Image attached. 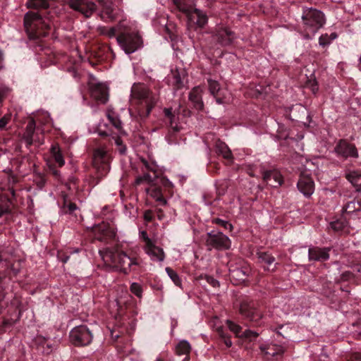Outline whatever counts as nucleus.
I'll list each match as a JSON object with an SVG mask.
<instances>
[{"label": "nucleus", "instance_id": "1", "mask_svg": "<svg viewBox=\"0 0 361 361\" xmlns=\"http://www.w3.org/2000/svg\"><path fill=\"white\" fill-rule=\"evenodd\" d=\"M301 20L300 32L307 39H312L325 23L324 13L314 8L304 7Z\"/></svg>", "mask_w": 361, "mask_h": 361}, {"label": "nucleus", "instance_id": "2", "mask_svg": "<svg viewBox=\"0 0 361 361\" xmlns=\"http://www.w3.org/2000/svg\"><path fill=\"white\" fill-rule=\"evenodd\" d=\"M24 26L30 39L47 36L51 27L49 19H44L37 12L29 11L24 16Z\"/></svg>", "mask_w": 361, "mask_h": 361}, {"label": "nucleus", "instance_id": "3", "mask_svg": "<svg viewBox=\"0 0 361 361\" xmlns=\"http://www.w3.org/2000/svg\"><path fill=\"white\" fill-rule=\"evenodd\" d=\"M99 253L104 261L111 262L119 271L124 274L135 270V267L139 265V260L137 258L128 256L122 250H106L105 252L100 251Z\"/></svg>", "mask_w": 361, "mask_h": 361}, {"label": "nucleus", "instance_id": "4", "mask_svg": "<svg viewBox=\"0 0 361 361\" xmlns=\"http://www.w3.org/2000/svg\"><path fill=\"white\" fill-rule=\"evenodd\" d=\"M131 98L145 108L142 116H147L157 103V97L144 84L135 83L131 88Z\"/></svg>", "mask_w": 361, "mask_h": 361}, {"label": "nucleus", "instance_id": "5", "mask_svg": "<svg viewBox=\"0 0 361 361\" xmlns=\"http://www.w3.org/2000/svg\"><path fill=\"white\" fill-rule=\"evenodd\" d=\"M239 313L243 319L254 325L260 326L262 324L263 313L259 309L258 303L252 300L243 299L240 303Z\"/></svg>", "mask_w": 361, "mask_h": 361}, {"label": "nucleus", "instance_id": "6", "mask_svg": "<svg viewBox=\"0 0 361 361\" xmlns=\"http://www.w3.org/2000/svg\"><path fill=\"white\" fill-rule=\"evenodd\" d=\"M116 41L121 49L128 54L135 52L141 47L140 36L135 32H128L125 28L116 36Z\"/></svg>", "mask_w": 361, "mask_h": 361}, {"label": "nucleus", "instance_id": "7", "mask_svg": "<svg viewBox=\"0 0 361 361\" xmlns=\"http://www.w3.org/2000/svg\"><path fill=\"white\" fill-rule=\"evenodd\" d=\"M206 246L208 250L216 249L225 250L231 247V242L230 238L222 232L212 231L207 234Z\"/></svg>", "mask_w": 361, "mask_h": 361}, {"label": "nucleus", "instance_id": "8", "mask_svg": "<svg viewBox=\"0 0 361 361\" xmlns=\"http://www.w3.org/2000/svg\"><path fill=\"white\" fill-rule=\"evenodd\" d=\"M211 33L213 40L222 47L231 45L236 38L229 27L221 24L217 25Z\"/></svg>", "mask_w": 361, "mask_h": 361}, {"label": "nucleus", "instance_id": "9", "mask_svg": "<svg viewBox=\"0 0 361 361\" xmlns=\"http://www.w3.org/2000/svg\"><path fill=\"white\" fill-rule=\"evenodd\" d=\"M92 340V334L86 326H76L70 332V341L74 345H87Z\"/></svg>", "mask_w": 361, "mask_h": 361}, {"label": "nucleus", "instance_id": "10", "mask_svg": "<svg viewBox=\"0 0 361 361\" xmlns=\"http://www.w3.org/2000/svg\"><path fill=\"white\" fill-rule=\"evenodd\" d=\"M94 166L97 170V177L105 176L110 170L109 157L102 149H97L94 152Z\"/></svg>", "mask_w": 361, "mask_h": 361}, {"label": "nucleus", "instance_id": "11", "mask_svg": "<svg viewBox=\"0 0 361 361\" xmlns=\"http://www.w3.org/2000/svg\"><path fill=\"white\" fill-rule=\"evenodd\" d=\"M334 152L338 157H342L345 159L348 158L356 159L359 157L355 145L344 139H341L338 142L334 148Z\"/></svg>", "mask_w": 361, "mask_h": 361}, {"label": "nucleus", "instance_id": "12", "mask_svg": "<svg viewBox=\"0 0 361 361\" xmlns=\"http://www.w3.org/2000/svg\"><path fill=\"white\" fill-rule=\"evenodd\" d=\"M185 16L187 18V25L190 29L203 28L208 23L207 14L196 8Z\"/></svg>", "mask_w": 361, "mask_h": 361}, {"label": "nucleus", "instance_id": "13", "mask_svg": "<svg viewBox=\"0 0 361 361\" xmlns=\"http://www.w3.org/2000/svg\"><path fill=\"white\" fill-rule=\"evenodd\" d=\"M36 123L33 118H31L25 127L23 134L22 139L26 143L27 147H30L33 144L39 146L44 143V140L41 139L37 133H35Z\"/></svg>", "mask_w": 361, "mask_h": 361}, {"label": "nucleus", "instance_id": "14", "mask_svg": "<svg viewBox=\"0 0 361 361\" xmlns=\"http://www.w3.org/2000/svg\"><path fill=\"white\" fill-rule=\"evenodd\" d=\"M67 4L86 18L90 17L97 8L96 4L90 0H67Z\"/></svg>", "mask_w": 361, "mask_h": 361}, {"label": "nucleus", "instance_id": "15", "mask_svg": "<svg viewBox=\"0 0 361 361\" xmlns=\"http://www.w3.org/2000/svg\"><path fill=\"white\" fill-rule=\"evenodd\" d=\"M299 191L306 197H310L314 191V183L311 176L306 172L300 173L297 183Z\"/></svg>", "mask_w": 361, "mask_h": 361}, {"label": "nucleus", "instance_id": "16", "mask_svg": "<svg viewBox=\"0 0 361 361\" xmlns=\"http://www.w3.org/2000/svg\"><path fill=\"white\" fill-rule=\"evenodd\" d=\"M90 94L95 100L105 104L109 99L107 86L101 82L92 83L90 85Z\"/></svg>", "mask_w": 361, "mask_h": 361}, {"label": "nucleus", "instance_id": "17", "mask_svg": "<svg viewBox=\"0 0 361 361\" xmlns=\"http://www.w3.org/2000/svg\"><path fill=\"white\" fill-rule=\"evenodd\" d=\"M259 349L267 359H269L273 357L282 356L286 350L285 346L272 343L261 344L259 345Z\"/></svg>", "mask_w": 361, "mask_h": 361}, {"label": "nucleus", "instance_id": "18", "mask_svg": "<svg viewBox=\"0 0 361 361\" xmlns=\"http://www.w3.org/2000/svg\"><path fill=\"white\" fill-rule=\"evenodd\" d=\"M330 247H310L308 250V258L310 261L324 262L329 258Z\"/></svg>", "mask_w": 361, "mask_h": 361}, {"label": "nucleus", "instance_id": "19", "mask_svg": "<svg viewBox=\"0 0 361 361\" xmlns=\"http://www.w3.org/2000/svg\"><path fill=\"white\" fill-rule=\"evenodd\" d=\"M145 243V252L152 260L159 262L164 260V253L161 248L154 245L148 237H146Z\"/></svg>", "mask_w": 361, "mask_h": 361}, {"label": "nucleus", "instance_id": "20", "mask_svg": "<svg viewBox=\"0 0 361 361\" xmlns=\"http://www.w3.org/2000/svg\"><path fill=\"white\" fill-rule=\"evenodd\" d=\"M209 92L216 99L219 104H223L227 102L224 92L220 88V85L216 80L212 79L207 80Z\"/></svg>", "mask_w": 361, "mask_h": 361}, {"label": "nucleus", "instance_id": "21", "mask_svg": "<svg viewBox=\"0 0 361 361\" xmlns=\"http://www.w3.org/2000/svg\"><path fill=\"white\" fill-rule=\"evenodd\" d=\"M264 181L273 188L280 186L283 183V177L277 170L266 171L263 173Z\"/></svg>", "mask_w": 361, "mask_h": 361}, {"label": "nucleus", "instance_id": "22", "mask_svg": "<svg viewBox=\"0 0 361 361\" xmlns=\"http://www.w3.org/2000/svg\"><path fill=\"white\" fill-rule=\"evenodd\" d=\"M18 271L19 270L15 269L10 261L2 259L0 255V282L9 276L11 272L16 275Z\"/></svg>", "mask_w": 361, "mask_h": 361}, {"label": "nucleus", "instance_id": "23", "mask_svg": "<svg viewBox=\"0 0 361 361\" xmlns=\"http://www.w3.org/2000/svg\"><path fill=\"white\" fill-rule=\"evenodd\" d=\"M189 100L197 110L203 109L202 90L199 86L195 87L190 92Z\"/></svg>", "mask_w": 361, "mask_h": 361}, {"label": "nucleus", "instance_id": "24", "mask_svg": "<svg viewBox=\"0 0 361 361\" xmlns=\"http://www.w3.org/2000/svg\"><path fill=\"white\" fill-rule=\"evenodd\" d=\"M257 257L259 263L263 264L264 270L271 271H275L276 268V264H274L273 267H271L275 262V257L274 256L266 252H257Z\"/></svg>", "mask_w": 361, "mask_h": 361}, {"label": "nucleus", "instance_id": "25", "mask_svg": "<svg viewBox=\"0 0 361 361\" xmlns=\"http://www.w3.org/2000/svg\"><path fill=\"white\" fill-rule=\"evenodd\" d=\"M179 11L185 16L195 8L196 0H172Z\"/></svg>", "mask_w": 361, "mask_h": 361}, {"label": "nucleus", "instance_id": "26", "mask_svg": "<svg viewBox=\"0 0 361 361\" xmlns=\"http://www.w3.org/2000/svg\"><path fill=\"white\" fill-rule=\"evenodd\" d=\"M164 114L166 121L169 123L170 133L179 132L181 130V126L178 124L176 121L178 117L173 114L171 109L165 108L164 109Z\"/></svg>", "mask_w": 361, "mask_h": 361}, {"label": "nucleus", "instance_id": "27", "mask_svg": "<svg viewBox=\"0 0 361 361\" xmlns=\"http://www.w3.org/2000/svg\"><path fill=\"white\" fill-rule=\"evenodd\" d=\"M248 269L235 268L230 269V278L233 280L235 284L244 282L248 276Z\"/></svg>", "mask_w": 361, "mask_h": 361}, {"label": "nucleus", "instance_id": "28", "mask_svg": "<svg viewBox=\"0 0 361 361\" xmlns=\"http://www.w3.org/2000/svg\"><path fill=\"white\" fill-rule=\"evenodd\" d=\"M343 213L349 214L351 216L357 215L361 216V201L353 200L348 202L343 208Z\"/></svg>", "mask_w": 361, "mask_h": 361}, {"label": "nucleus", "instance_id": "29", "mask_svg": "<svg viewBox=\"0 0 361 361\" xmlns=\"http://www.w3.org/2000/svg\"><path fill=\"white\" fill-rule=\"evenodd\" d=\"M99 4L102 7V14H104L106 18L114 20L116 18L115 8L114 4L110 0H99Z\"/></svg>", "mask_w": 361, "mask_h": 361}, {"label": "nucleus", "instance_id": "30", "mask_svg": "<svg viewBox=\"0 0 361 361\" xmlns=\"http://www.w3.org/2000/svg\"><path fill=\"white\" fill-rule=\"evenodd\" d=\"M146 192L157 202H160L162 205L166 204V199L163 197L162 191L160 187L157 186L155 184L151 185L150 187L146 188Z\"/></svg>", "mask_w": 361, "mask_h": 361}, {"label": "nucleus", "instance_id": "31", "mask_svg": "<svg viewBox=\"0 0 361 361\" xmlns=\"http://www.w3.org/2000/svg\"><path fill=\"white\" fill-rule=\"evenodd\" d=\"M12 200L7 194H0V218L11 212Z\"/></svg>", "mask_w": 361, "mask_h": 361}, {"label": "nucleus", "instance_id": "32", "mask_svg": "<svg viewBox=\"0 0 361 361\" xmlns=\"http://www.w3.org/2000/svg\"><path fill=\"white\" fill-rule=\"evenodd\" d=\"M109 121L118 130L120 134H126L122 128V122L120 120L118 114L112 109H108L106 114Z\"/></svg>", "mask_w": 361, "mask_h": 361}, {"label": "nucleus", "instance_id": "33", "mask_svg": "<svg viewBox=\"0 0 361 361\" xmlns=\"http://www.w3.org/2000/svg\"><path fill=\"white\" fill-rule=\"evenodd\" d=\"M184 77L185 74L183 72L180 73L178 70L171 71V78H170V82L171 83L174 90H178L183 87Z\"/></svg>", "mask_w": 361, "mask_h": 361}, {"label": "nucleus", "instance_id": "34", "mask_svg": "<svg viewBox=\"0 0 361 361\" xmlns=\"http://www.w3.org/2000/svg\"><path fill=\"white\" fill-rule=\"evenodd\" d=\"M345 178L353 185L357 191H361V171H350L346 173Z\"/></svg>", "mask_w": 361, "mask_h": 361}, {"label": "nucleus", "instance_id": "35", "mask_svg": "<svg viewBox=\"0 0 361 361\" xmlns=\"http://www.w3.org/2000/svg\"><path fill=\"white\" fill-rule=\"evenodd\" d=\"M350 268L352 271H347L341 274L342 280L348 281L353 276L361 278V262L352 264Z\"/></svg>", "mask_w": 361, "mask_h": 361}, {"label": "nucleus", "instance_id": "36", "mask_svg": "<svg viewBox=\"0 0 361 361\" xmlns=\"http://www.w3.org/2000/svg\"><path fill=\"white\" fill-rule=\"evenodd\" d=\"M50 152L52 157L54 159V161L59 164V166L60 167L63 166L65 164V161L59 146L57 144L52 145Z\"/></svg>", "mask_w": 361, "mask_h": 361}, {"label": "nucleus", "instance_id": "37", "mask_svg": "<svg viewBox=\"0 0 361 361\" xmlns=\"http://www.w3.org/2000/svg\"><path fill=\"white\" fill-rule=\"evenodd\" d=\"M216 151L226 159L230 160L233 157L231 151L224 142H219L216 144Z\"/></svg>", "mask_w": 361, "mask_h": 361}, {"label": "nucleus", "instance_id": "38", "mask_svg": "<svg viewBox=\"0 0 361 361\" xmlns=\"http://www.w3.org/2000/svg\"><path fill=\"white\" fill-rule=\"evenodd\" d=\"M26 6L29 8H47L49 4V0H28Z\"/></svg>", "mask_w": 361, "mask_h": 361}, {"label": "nucleus", "instance_id": "39", "mask_svg": "<svg viewBox=\"0 0 361 361\" xmlns=\"http://www.w3.org/2000/svg\"><path fill=\"white\" fill-rule=\"evenodd\" d=\"M99 230L102 231L103 235L97 237V240L100 241L106 240L107 238H113L116 235L115 231L105 225L99 226Z\"/></svg>", "mask_w": 361, "mask_h": 361}, {"label": "nucleus", "instance_id": "40", "mask_svg": "<svg viewBox=\"0 0 361 361\" xmlns=\"http://www.w3.org/2000/svg\"><path fill=\"white\" fill-rule=\"evenodd\" d=\"M144 172V174L141 176H138L135 180V184L140 185L143 182H147L149 184L154 185V183L155 182L156 179L158 178L157 175L156 173L154 174V176H151L147 173H145L144 169L142 170Z\"/></svg>", "mask_w": 361, "mask_h": 361}, {"label": "nucleus", "instance_id": "41", "mask_svg": "<svg viewBox=\"0 0 361 361\" xmlns=\"http://www.w3.org/2000/svg\"><path fill=\"white\" fill-rule=\"evenodd\" d=\"M176 353L179 355H188L190 351V345L186 341H180L176 348Z\"/></svg>", "mask_w": 361, "mask_h": 361}, {"label": "nucleus", "instance_id": "42", "mask_svg": "<svg viewBox=\"0 0 361 361\" xmlns=\"http://www.w3.org/2000/svg\"><path fill=\"white\" fill-rule=\"evenodd\" d=\"M347 226V223L343 219H338L330 223V228L336 232L342 231Z\"/></svg>", "mask_w": 361, "mask_h": 361}, {"label": "nucleus", "instance_id": "43", "mask_svg": "<svg viewBox=\"0 0 361 361\" xmlns=\"http://www.w3.org/2000/svg\"><path fill=\"white\" fill-rule=\"evenodd\" d=\"M123 23L120 22L117 26L109 27V29H108L106 36L109 38L115 37L116 35H118L121 33V32L123 31Z\"/></svg>", "mask_w": 361, "mask_h": 361}, {"label": "nucleus", "instance_id": "44", "mask_svg": "<svg viewBox=\"0 0 361 361\" xmlns=\"http://www.w3.org/2000/svg\"><path fill=\"white\" fill-rule=\"evenodd\" d=\"M166 271L174 284L178 287H181V279L178 274L170 267H166Z\"/></svg>", "mask_w": 361, "mask_h": 361}, {"label": "nucleus", "instance_id": "45", "mask_svg": "<svg viewBox=\"0 0 361 361\" xmlns=\"http://www.w3.org/2000/svg\"><path fill=\"white\" fill-rule=\"evenodd\" d=\"M226 324H227V326H228V329H230V331H232L234 334H235V336L237 337L242 336V334H240L241 331H242V328L240 326H239L237 324H235L234 322H233L231 320H227Z\"/></svg>", "mask_w": 361, "mask_h": 361}, {"label": "nucleus", "instance_id": "46", "mask_svg": "<svg viewBox=\"0 0 361 361\" xmlns=\"http://www.w3.org/2000/svg\"><path fill=\"white\" fill-rule=\"evenodd\" d=\"M217 332L221 337V338L223 340L224 344L227 348H230L232 345V342L229 336H227L226 334L224 333V329L221 326H219L217 328Z\"/></svg>", "mask_w": 361, "mask_h": 361}, {"label": "nucleus", "instance_id": "47", "mask_svg": "<svg viewBox=\"0 0 361 361\" xmlns=\"http://www.w3.org/2000/svg\"><path fill=\"white\" fill-rule=\"evenodd\" d=\"M63 207L65 209L67 208L68 210L66 211V212H68L69 214H73L75 210L78 209L77 205L75 203L68 200L66 195L63 196Z\"/></svg>", "mask_w": 361, "mask_h": 361}, {"label": "nucleus", "instance_id": "48", "mask_svg": "<svg viewBox=\"0 0 361 361\" xmlns=\"http://www.w3.org/2000/svg\"><path fill=\"white\" fill-rule=\"evenodd\" d=\"M212 223L219 225L220 226L224 228L225 229L232 230L233 226L227 221L215 218L212 219Z\"/></svg>", "mask_w": 361, "mask_h": 361}, {"label": "nucleus", "instance_id": "49", "mask_svg": "<svg viewBox=\"0 0 361 361\" xmlns=\"http://www.w3.org/2000/svg\"><path fill=\"white\" fill-rule=\"evenodd\" d=\"M130 291L135 294L137 297L141 298L142 293V288L140 284L137 283H133L130 285Z\"/></svg>", "mask_w": 361, "mask_h": 361}, {"label": "nucleus", "instance_id": "50", "mask_svg": "<svg viewBox=\"0 0 361 361\" xmlns=\"http://www.w3.org/2000/svg\"><path fill=\"white\" fill-rule=\"evenodd\" d=\"M34 181L37 187L42 189L45 185L47 180L43 174L38 173L35 176Z\"/></svg>", "mask_w": 361, "mask_h": 361}, {"label": "nucleus", "instance_id": "51", "mask_svg": "<svg viewBox=\"0 0 361 361\" xmlns=\"http://www.w3.org/2000/svg\"><path fill=\"white\" fill-rule=\"evenodd\" d=\"M11 113L6 114L2 118H0V130L6 128V125L11 121Z\"/></svg>", "mask_w": 361, "mask_h": 361}, {"label": "nucleus", "instance_id": "52", "mask_svg": "<svg viewBox=\"0 0 361 361\" xmlns=\"http://www.w3.org/2000/svg\"><path fill=\"white\" fill-rule=\"evenodd\" d=\"M141 162L142 163L146 171H152L154 173H156V166L154 164L149 163L145 159H141Z\"/></svg>", "mask_w": 361, "mask_h": 361}, {"label": "nucleus", "instance_id": "53", "mask_svg": "<svg viewBox=\"0 0 361 361\" xmlns=\"http://www.w3.org/2000/svg\"><path fill=\"white\" fill-rule=\"evenodd\" d=\"M331 42L329 36L327 34L322 35L319 39V45L325 47L329 45Z\"/></svg>", "mask_w": 361, "mask_h": 361}, {"label": "nucleus", "instance_id": "54", "mask_svg": "<svg viewBox=\"0 0 361 361\" xmlns=\"http://www.w3.org/2000/svg\"><path fill=\"white\" fill-rule=\"evenodd\" d=\"M115 140V143L117 146L119 147V152L121 154H125L126 151V147L123 145V141L119 136H116L114 137Z\"/></svg>", "mask_w": 361, "mask_h": 361}, {"label": "nucleus", "instance_id": "55", "mask_svg": "<svg viewBox=\"0 0 361 361\" xmlns=\"http://www.w3.org/2000/svg\"><path fill=\"white\" fill-rule=\"evenodd\" d=\"M258 336V334L255 331H252L251 330H245L242 333L241 338H257Z\"/></svg>", "mask_w": 361, "mask_h": 361}, {"label": "nucleus", "instance_id": "56", "mask_svg": "<svg viewBox=\"0 0 361 361\" xmlns=\"http://www.w3.org/2000/svg\"><path fill=\"white\" fill-rule=\"evenodd\" d=\"M18 182V178L13 173H9L8 176V187L13 186Z\"/></svg>", "mask_w": 361, "mask_h": 361}, {"label": "nucleus", "instance_id": "57", "mask_svg": "<svg viewBox=\"0 0 361 361\" xmlns=\"http://www.w3.org/2000/svg\"><path fill=\"white\" fill-rule=\"evenodd\" d=\"M347 361H361V353H352Z\"/></svg>", "mask_w": 361, "mask_h": 361}, {"label": "nucleus", "instance_id": "58", "mask_svg": "<svg viewBox=\"0 0 361 361\" xmlns=\"http://www.w3.org/2000/svg\"><path fill=\"white\" fill-rule=\"evenodd\" d=\"M205 279L207 281L211 284L213 287H216L219 286V281L214 279L212 276H206Z\"/></svg>", "mask_w": 361, "mask_h": 361}, {"label": "nucleus", "instance_id": "59", "mask_svg": "<svg viewBox=\"0 0 361 361\" xmlns=\"http://www.w3.org/2000/svg\"><path fill=\"white\" fill-rule=\"evenodd\" d=\"M144 219L146 221L150 222L153 219V214L151 210H147L144 213Z\"/></svg>", "mask_w": 361, "mask_h": 361}, {"label": "nucleus", "instance_id": "60", "mask_svg": "<svg viewBox=\"0 0 361 361\" xmlns=\"http://www.w3.org/2000/svg\"><path fill=\"white\" fill-rule=\"evenodd\" d=\"M110 27H106V26H99L97 28V31L98 32L102 35H104L106 36V33H107V31H108V29H109Z\"/></svg>", "mask_w": 361, "mask_h": 361}, {"label": "nucleus", "instance_id": "61", "mask_svg": "<svg viewBox=\"0 0 361 361\" xmlns=\"http://www.w3.org/2000/svg\"><path fill=\"white\" fill-rule=\"evenodd\" d=\"M98 134L100 136L106 137L110 135V132L109 130H103L101 129V126H99L98 130H97Z\"/></svg>", "mask_w": 361, "mask_h": 361}, {"label": "nucleus", "instance_id": "62", "mask_svg": "<svg viewBox=\"0 0 361 361\" xmlns=\"http://www.w3.org/2000/svg\"><path fill=\"white\" fill-rule=\"evenodd\" d=\"M59 258L61 259V261L63 263H66L69 259V256L64 255L63 253V254L59 253Z\"/></svg>", "mask_w": 361, "mask_h": 361}, {"label": "nucleus", "instance_id": "63", "mask_svg": "<svg viewBox=\"0 0 361 361\" xmlns=\"http://www.w3.org/2000/svg\"><path fill=\"white\" fill-rule=\"evenodd\" d=\"M8 190L9 191L10 194L11 195V200L16 199V190L14 189L13 186L8 187Z\"/></svg>", "mask_w": 361, "mask_h": 361}, {"label": "nucleus", "instance_id": "64", "mask_svg": "<svg viewBox=\"0 0 361 361\" xmlns=\"http://www.w3.org/2000/svg\"><path fill=\"white\" fill-rule=\"evenodd\" d=\"M310 88L314 94H315L318 91V86L316 81H313L312 82H311Z\"/></svg>", "mask_w": 361, "mask_h": 361}]
</instances>
